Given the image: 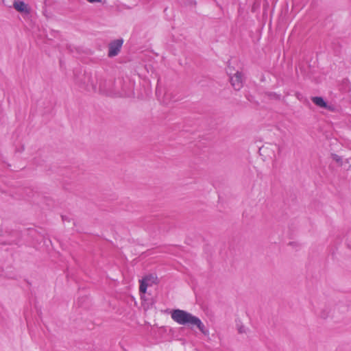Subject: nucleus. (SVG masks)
<instances>
[{"mask_svg":"<svg viewBox=\"0 0 351 351\" xmlns=\"http://www.w3.org/2000/svg\"><path fill=\"white\" fill-rule=\"evenodd\" d=\"M140 287L139 291L141 293H145L148 287L157 283V277L154 274H148L145 276L141 280H139Z\"/></svg>","mask_w":351,"mask_h":351,"instance_id":"3","label":"nucleus"},{"mask_svg":"<svg viewBox=\"0 0 351 351\" xmlns=\"http://www.w3.org/2000/svg\"><path fill=\"white\" fill-rule=\"evenodd\" d=\"M230 83L232 87L237 90H240L243 86V75L242 73L237 71L234 75L230 77Z\"/></svg>","mask_w":351,"mask_h":351,"instance_id":"5","label":"nucleus"},{"mask_svg":"<svg viewBox=\"0 0 351 351\" xmlns=\"http://www.w3.org/2000/svg\"><path fill=\"white\" fill-rule=\"evenodd\" d=\"M321 316L323 317V318H326L327 317V315H324V314H322Z\"/></svg>","mask_w":351,"mask_h":351,"instance_id":"9","label":"nucleus"},{"mask_svg":"<svg viewBox=\"0 0 351 351\" xmlns=\"http://www.w3.org/2000/svg\"><path fill=\"white\" fill-rule=\"evenodd\" d=\"M14 8L19 12L27 13L29 12L27 5L23 1H15Z\"/></svg>","mask_w":351,"mask_h":351,"instance_id":"6","label":"nucleus"},{"mask_svg":"<svg viewBox=\"0 0 351 351\" xmlns=\"http://www.w3.org/2000/svg\"><path fill=\"white\" fill-rule=\"evenodd\" d=\"M243 332V331L242 328H239V332Z\"/></svg>","mask_w":351,"mask_h":351,"instance_id":"10","label":"nucleus"},{"mask_svg":"<svg viewBox=\"0 0 351 351\" xmlns=\"http://www.w3.org/2000/svg\"><path fill=\"white\" fill-rule=\"evenodd\" d=\"M173 321L180 325L196 326L197 328L203 333H206L205 326L200 319L192 314L180 309L173 310L171 313Z\"/></svg>","mask_w":351,"mask_h":351,"instance_id":"1","label":"nucleus"},{"mask_svg":"<svg viewBox=\"0 0 351 351\" xmlns=\"http://www.w3.org/2000/svg\"><path fill=\"white\" fill-rule=\"evenodd\" d=\"M85 80H86V88L88 90H93L94 91L104 92L106 90L105 83L106 81L104 80L101 77L98 76L97 75H87L85 77Z\"/></svg>","mask_w":351,"mask_h":351,"instance_id":"2","label":"nucleus"},{"mask_svg":"<svg viewBox=\"0 0 351 351\" xmlns=\"http://www.w3.org/2000/svg\"><path fill=\"white\" fill-rule=\"evenodd\" d=\"M90 2H101V0H88Z\"/></svg>","mask_w":351,"mask_h":351,"instance_id":"8","label":"nucleus"},{"mask_svg":"<svg viewBox=\"0 0 351 351\" xmlns=\"http://www.w3.org/2000/svg\"><path fill=\"white\" fill-rule=\"evenodd\" d=\"M312 101L317 106H319L321 108H326L327 107L326 102L321 97H314L312 98Z\"/></svg>","mask_w":351,"mask_h":351,"instance_id":"7","label":"nucleus"},{"mask_svg":"<svg viewBox=\"0 0 351 351\" xmlns=\"http://www.w3.org/2000/svg\"><path fill=\"white\" fill-rule=\"evenodd\" d=\"M122 45H123L122 39H117V40L112 42L109 45L108 56L114 57V56H117L119 53V52L120 51Z\"/></svg>","mask_w":351,"mask_h":351,"instance_id":"4","label":"nucleus"}]
</instances>
